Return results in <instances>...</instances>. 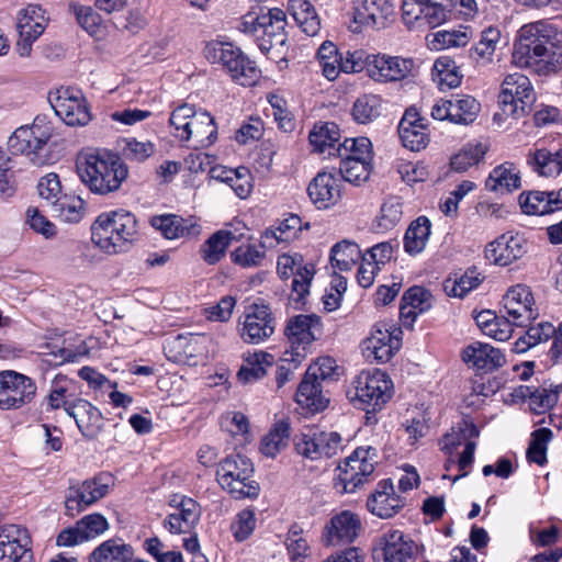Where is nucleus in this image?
I'll use <instances>...</instances> for the list:
<instances>
[{"label": "nucleus", "instance_id": "11", "mask_svg": "<svg viewBox=\"0 0 562 562\" xmlns=\"http://www.w3.org/2000/svg\"><path fill=\"white\" fill-rule=\"evenodd\" d=\"M36 395L37 385L31 376L14 370L0 371V409H21L32 404Z\"/></svg>", "mask_w": 562, "mask_h": 562}, {"label": "nucleus", "instance_id": "21", "mask_svg": "<svg viewBox=\"0 0 562 562\" xmlns=\"http://www.w3.org/2000/svg\"><path fill=\"white\" fill-rule=\"evenodd\" d=\"M535 300L529 286L516 284L507 290L503 296V308L509 319L516 326H527L538 317L537 311L532 308Z\"/></svg>", "mask_w": 562, "mask_h": 562}, {"label": "nucleus", "instance_id": "39", "mask_svg": "<svg viewBox=\"0 0 562 562\" xmlns=\"http://www.w3.org/2000/svg\"><path fill=\"white\" fill-rule=\"evenodd\" d=\"M243 234H236L233 231L221 229L212 234L201 246L200 252L202 259L209 265L217 263L226 252L232 241H237Z\"/></svg>", "mask_w": 562, "mask_h": 562}, {"label": "nucleus", "instance_id": "30", "mask_svg": "<svg viewBox=\"0 0 562 562\" xmlns=\"http://www.w3.org/2000/svg\"><path fill=\"white\" fill-rule=\"evenodd\" d=\"M378 486L375 493L368 498L367 507L380 518H391L403 508L404 499L395 493L390 480L380 482Z\"/></svg>", "mask_w": 562, "mask_h": 562}, {"label": "nucleus", "instance_id": "63", "mask_svg": "<svg viewBox=\"0 0 562 562\" xmlns=\"http://www.w3.org/2000/svg\"><path fill=\"white\" fill-rule=\"evenodd\" d=\"M256 524L257 519L254 509L245 508L240 510L231 525L234 539L237 542L247 540L254 533Z\"/></svg>", "mask_w": 562, "mask_h": 562}, {"label": "nucleus", "instance_id": "33", "mask_svg": "<svg viewBox=\"0 0 562 562\" xmlns=\"http://www.w3.org/2000/svg\"><path fill=\"white\" fill-rule=\"evenodd\" d=\"M519 204L524 213L544 215L562 209V190L555 192L531 191L519 195Z\"/></svg>", "mask_w": 562, "mask_h": 562}, {"label": "nucleus", "instance_id": "35", "mask_svg": "<svg viewBox=\"0 0 562 562\" xmlns=\"http://www.w3.org/2000/svg\"><path fill=\"white\" fill-rule=\"evenodd\" d=\"M296 403L312 413L323 411L328 405V398L323 394L322 383L304 374L295 394Z\"/></svg>", "mask_w": 562, "mask_h": 562}, {"label": "nucleus", "instance_id": "17", "mask_svg": "<svg viewBox=\"0 0 562 562\" xmlns=\"http://www.w3.org/2000/svg\"><path fill=\"white\" fill-rule=\"evenodd\" d=\"M210 341L205 334L186 333L169 337L164 349L173 362L196 364L192 360L206 356Z\"/></svg>", "mask_w": 562, "mask_h": 562}, {"label": "nucleus", "instance_id": "62", "mask_svg": "<svg viewBox=\"0 0 562 562\" xmlns=\"http://www.w3.org/2000/svg\"><path fill=\"white\" fill-rule=\"evenodd\" d=\"M552 431L542 427L531 434V440L527 449V458L530 462L543 465L547 462V445L552 439Z\"/></svg>", "mask_w": 562, "mask_h": 562}, {"label": "nucleus", "instance_id": "48", "mask_svg": "<svg viewBox=\"0 0 562 562\" xmlns=\"http://www.w3.org/2000/svg\"><path fill=\"white\" fill-rule=\"evenodd\" d=\"M47 19L45 10L38 4H29L21 10L18 18L16 29L19 34L40 37L46 26Z\"/></svg>", "mask_w": 562, "mask_h": 562}, {"label": "nucleus", "instance_id": "49", "mask_svg": "<svg viewBox=\"0 0 562 562\" xmlns=\"http://www.w3.org/2000/svg\"><path fill=\"white\" fill-rule=\"evenodd\" d=\"M339 173L342 179L355 186H360L370 177V160L358 158L356 155L339 156Z\"/></svg>", "mask_w": 562, "mask_h": 562}, {"label": "nucleus", "instance_id": "58", "mask_svg": "<svg viewBox=\"0 0 562 562\" xmlns=\"http://www.w3.org/2000/svg\"><path fill=\"white\" fill-rule=\"evenodd\" d=\"M382 100L375 94H363L357 99L352 108L353 119L361 124L374 121L381 115Z\"/></svg>", "mask_w": 562, "mask_h": 562}, {"label": "nucleus", "instance_id": "52", "mask_svg": "<svg viewBox=\"0 0 562 562\" xmlns=\"http://www.w3.org/2000/svg\"><path fill=\"white\" fill-rule=\"evenodd\" d=\"M431 75L442 91L459 87L462 80L458 66L448 56H441L435 61Z\"/></svg>", "mask_w": 562, "mask_h": 562}, {"label": "nucleus", "instance_id": "22", "mask_svg": "<svg viewBox=\"0 0 562 562\" xmlns=\"http://www.w3.org/2000/svg\"><path fill=\"white\" fill-rule=\"evenodd\" d=\"M302 257L282 255L278 258L277 269L281 279H289L294 276L292 280V291L296 294L295 301H303L304 296L310 291V284L314 277L313 266H301Z\"/></svg>", "mask_w": 562, "mask_h": 562}, {"label": "nucleus", "instance_id": "64", "mask_svg": "<svg viewBox=\"0 0 562 562\" xmlns=\"http://www.w3.org/2000/svg\"><path fill=\"white\" fill-rule=\"evenodd\" d=\"M402 204L390 199L381 206L380 216L376 218V228L381 232H386L395 227L402 218Z\"/></svg>", "mask_w": 562, "mask_h": 562}, {"label": "nucleus", "instance_id": "23", "mask_svg": "<svg viewBox=\"0 0 562 562\" xmlns=\"http://www.w3.org/2000/svg\"><path fill=\"white\" fill-rule=\"evenodd\" d=\"M170 505L176 508L168 515L165 526L173 533H186L199 522L201 507L196 501L183 495H173Z\"/></svg>", "mask_w": 562, "mask_h": 562}, {"label": "nucleus", "instance_id": "28", "mask_svg": "<svg viewBox=\"0 0 562 562\" xmlns=\"http://www.w3.org/2000/svg\"><path fill=\"white\" fill-rule=\"evenodd\" d=\"M307 193L318 210L336 205L341 198L339 180L329 172H318L310 182Z\"/></svg>", "mask_w": 562, "mask_h": 562}, {"label": "nucleus", "instance_id": "8", "mask_svg": "<svg viewBox=\"0 0 562 562\" xmlns=\"http://www.w3.org/2000/svg\"><path fill=\"white\" fill-rule=\"evenodd\" d=\"M393 383L389 375L379 370H363L352 381L348 396L355 406L375 412L392 397Z\"/></svg>", "mask_w": 562, "mask_h": 562}, {"label": "nucleus", "instance_id": "40", "mask_svg": "<svg viewBox=\"0 0 562 562\" xmlns=\"http://www.w3.org/2000/svg\"><path fill=\"white\" fill-rule=\"evenodd\" d=\"M134 555L132 546L122 539H109L98 546L89 557V562H130Z\"/></svg>", "mask_w": 562, "mask_h": 562}, {"label": "nucleus", "instance_id": "55", "mask_svg": "<svg viewBox=\"0 0 562 562\" xmlns=\"http://www.w3.org/2000/svg\"><path fill=\"white\" fill-rule=\"evenodd\" d=\"M290 438V425L285 420H281L274 425L270 432L263 437L260 451L266 457H276L283 448L286 447Z\"/></svg>", "mask_w": 562, "mask_h": 562}, {"label": "nucleus", "instance_id": "10", "mask_svg": "<svg viewBox=\"0 0 562 562\" xmlns=\"http://www.w3.org/2000/svg\"><path fill=\"white\" fill-rule=\"evenodd\" d=\"M376 451L372 447H359L338 465L336 488L342 493H353L374 472Z\"/></svg>", "mask_w": 562, "mask_h": 562}, {"label": "nucleus", "instance_id": "46", "mask_svg": "<svg viewBox=\"0 0 562 562\" xmlns=\"http://www.w3.org/2000/svg\"><path fill=\"white\" fill-rule=\"evenodd\" d=\"M561 386L530 387L521 386V396L529 398L530 409L536 414H543L551 409L559 401Z\"/></svg>", "mask_w": 562, "mask_h": 562}, {"label": "nucleus", "instance_id": "12", "mask_svg": "<svg viewBox=\"0 0 562 562\" xmlns=\"http://www.w3.org/2000/svg\"><path fill=\"white\" fill-rule=\"evenodd\" d=\"M48 101L56 115L69 126H86L91 121L82 92L74 87H60L49 92Z\"/></svg>", "mask_w": 562, "mask_h": 562}, {"label": "nucleus", "instance_id": "19", "mask_svg": "<svg viewBox=\"0 0 562 562\" xmlns=\"http://www.w3.org/2000/svg\"><path fill=\"white\" fill-rule=\"evenodd\" d=\"M31 537L19 525L0 528V562H32Z\"/></svg>", "mask_w": 562, "mask_h": 562}, {"label": "nucleus", "instance_id": "37", "mask_svg": "<svg viewBox=\"0 0 562 562\" xmlns=\"http://www.w3.org/2000/svg\"><path fill=\"white\" fill-rule=\"evenodd\" d=\"M520 186L519 171L513 162H504L495 167L485 181L487 190L502 194L518 190Z\"/></svg>", "mask_w": 562, "mask_h": 562}, {"label": "nucleus", "instance_id": "56", "mask_svg": "<svg viewBox=\"0 0 562 562\" xmlns=\"http://www.w3.org/2000/svg\"><path fill=\"white\" fill-rule=\"evenodd\" d=\"M362 258L361 250L356 243L340 241L334 245L330 251V262L339 270H349Z\"/></svg>", "mask_w": 562, "mask_h": 562}, {"label": "nucleus", "instance_id": "18", "mask_svg": "<svg viewBox=\"0 0 562 562\" xmlns=\"http://www.w3.org/2000/svg\"><path fill=\"white\" fill-rule=\"evenodd\" d=\"M450 0H403V20L407 25L415 23L436 27L447 21Z\"/></svg>", "mask_w": 562, "mask_h": 562}, {"label": "nucleus", "instance_id": "41", "mask_svg": "<svg viewBox=\"0 0 562 562\" xmlns=\"http://www.w3.org/2000/svg\"><path fill=\"white\" fill-rule=\"evenodd\" d=\"M527 164L539 176H558L562 171V150L551 153L546 148L536 149L528 154Z\"/></svg>", "mask_w": 562, "mask_h": 562}, {"label": "nucleus", "instance_id": "3", "mask_svg": "<svg viewBox=\"0 0 562 562\" xmlns=\"http://www.w3.org/2000/svg\"><path fill=\"white\" fill-rule=\"evenodd\" d=\"M91 238L106 254L128 251L139 239L138 221L123 210L102 213L91 226Z\"/></svg>", "mask_w": 562, "mask_h": 562}, {"label": "nucleus", "instance_id": "43", "mask_svg": "<svg viewBox=\"0 0 562 562\" xmlns=\"http://www.w3.org/2000/svg\"><path fill=\"white\" fill-rule=\"evenodd\" d=\"M501 41V31L497 27L484 29L479 42L469 50L470 58L476 64L485 66L493 60V55Z\"/></svg>", "mask_w": 562, "mask_h": 562}, {"label": "nucleus", "instance_id": "51", "mask_svg": "<svg viewBox=\"0 0 562 562\" xmlns=\"http://www.w3.org/2000/svg\"><path fill=\"white\" fill-rule=\"evenodd\" d=\"M479 435L480 430L473 423L462 419L441 439V450L447 454H451L456 448L461 445L465 446L469 441H474L473 439L477 438Z\"/></svg>", "mask_w": 562, "mask_h": 562}, {"label": "nucleus", "instance_id": "47", "mask_svg": "<svg viewBox=\"0 0 562 562\" xmlns=\"http://www.w3.org/2000/svg\"><path fill=\"white\" fill-rule=\"evenodd\" d=\"M303 229V223L300 216L295 214L284 218L276 229H267L262 235L261 247H273L272 240L277 243H290L297 238Z\"/></svg>", "mask_w": 562, "mask_h": 562}, {"label": "nucleus", "instance_id": "50", "mask_svg": "<svg viewBox=\"0 0 562 562\" xmlns=\"http://www.w3.org/2000/svg\"><path fill=\"white\" fill-rule=\"evenodd\" d=\"M430 221L426 216H419L412 222L404 236V249L409 255L422 252L430 235Z\"/></svg>", "mask_w": 562, "mask_h": 562}, {"label": "nucleus", "instance_id": "57", "mask_svg": "<svg viewBox=\"0 0 562 562\" xmlns=\"http://www.w3.org/2000/svg\"><path fill=\"white\" fill-rule=\"evenodd\" d=\"M487 146L482 143H469L450 160L451 168L458 172H464L470 167L477 165L486 154Z\"/></svg>", "mask_w": 562, "mask_h": 562}, {"label": "nucleus", "instance_id": "60", "mask_svg": "<svg viewBox=\"0 0 562 562\" xmlns=\"http://www.w3.org/2000/svg\"><path fill=\"white\" fill-rule=\"evenodd\" d=\"M286 550L291 562H305V559L310 555V543L303 533V529L293 525L285 539Z\"/></svg>", "mask_w": 562, "mask_h": 562}, {"label": "nucleus", "instance_id": "24", "mask_svg": "<svg viewBox=\"0 0 562 562\" xmlns=\"http://www.w3.org/2000/svg\"><path fill=\"white\" fill-rule=\"evenodd\" d=\"M397 131L403 146L412 151H419L426 148L429 143L425 119L420 116L415 108L405 111Z\"/></svg>", "mask_w": 562, "mask_h": 562}, {"label": "nucleus", "instance_id": "38", "mask_svg": "<svg viewBox=\"0 0 562 562\" xmlns=\"http://www.w3.org/2000/svg\"><path fill=\"white\" fill-rule=\"evenodd\" d=\"M273 362V356L263 351L248 355L243 360L237 379L243 384L255 383L267 374V370L272 368Z\"/></svg>", "mask_w": 562, "mask_h": 562}, {"label": "nucleus", "instance_id": "13", "mask_svg": "<svg viewBox=\"0 0 562 562\" xmlns=\"http://www.w3.org/2000/svg\"><path fill=\"white\" fill-rule=\"evenodd\" d=\"M535 101L530 79L520 72L507 75L502 83L498 103L503 114L519 117Z\"/></svg>", "mask_w": 562, "mask_h": 562}, {"label": "nucleus", "instance_id": "1", "mask_svg": "<svg viewBox=\"0 0 562 562\" xmlns=\"http://www.w3.org/2000/svg\"><path fill=\"white\" fill-rule=\"evenodd\" d=\"M562 32L549 20L522 25L513 48V63L539 76L558 72L562 65Z\"/></svg>", "mask_w": 562, "mask_h": 562}, {"label": "nucleus", "instance_id": "31", "mask_svg": "<svg viewBox=\"0 0 562 562\" xmlns=\"http://www.w3.org/2000/svg\"><path fill=\"white\" fill-rule=\"evenodd\" d=\"M462 360L477 370L494 371L505 364L502 351L488 344L475 341L462 351Z\"/></svg>", "mask_w": 562, "mask_h": 562}, {"label": "nucleus", "instance_id": "54", "mask_svg": "<svg viewBox=\"0 0 562 562\" xmlns=\"http://www.w3.org/2000/svg\"><path fill=\"white\" fill-rule=\"evenodd\" d=\"M453 123L469 125L473 123L481 110V104L471 95H457L450 99Z\"/></svg>", "mask_w": 562, "mask_h": 562}, {"label": "nucleus", "instance_id": "25", "mask_svg": "<svg viewBox=\"0 0 562 562\" xmlns=\"http://www.w3.org/2000/svg\"><path fill=\"white\" fill-rule=\"evenodd\" d=\"M369 76L382 82L398 81L406 78L414 69L411 58L387 55H372Z\"/></svg>", "mask_w": 562, "mask_h": 562}, {"label": "nucleus", "instance_id": "4", "mask_svg": "<svg viewBox=\"0 0 562 562\" xmlns=\"http://www.w3.org/2000/svg\"><path fill=\"white\" fill-rule=\"evenodd\" d=\"M169 122L173 136L180 142H191L194 148L207 147L216 139L217 127L213 116L205 111H196L192 105L176 108Z\"/></svg>", "mask_w": 562, "mask_h": 562}, {"label": "nucleus", "instance_id": "61", "mask_svg": "<svg viewBox=\"0 0 562 562\" xmlns=\"http://www.w3.org/2000/svg\"><path fill=\"white\" fill-rule=\"evenodd\" d=\"M319 65L323 75L328 80H335L338 77V67L341 60V54L333 42H324L317 52Z\"/></svg>", "mask_w": 562, "mask_h": 562}, {"label": "nucleus", "instance_id": "42", "mask_svg": "<svg viewBox=\"0 0 562 562\" xmlns=\"http://www.w3.org/2000/svg\"><path fill=\"white\" fill-rule=\"evenodd\" d=\"M393 13L394 7L389 0H363L361 9L358 10L361 23L378 29L385 27Z\"/></svg>", "mask_w": 562, "mask_h": 562}, {"label": "nucleus", "instance_id": "16", "mask_svg": "<svg viewBox=\"0 0 562 562\" xmlns=\"http://www.w3.org/2000/svg\"><path fill=\"white\" fill-rule=\"evenodd\" d=\"M401 328L378 323L362 342V353L370 362H389L401 348Z\"/></svg>", "mask_w": 562, "mask_h": 562}, {"label": "nucleus", "instance_id": "9", "mask_svg": "<svg viewBox=\"0 0 562 562\" xmlns=\"http://www.w3.org/2000/svg\"><path fill=\"white\" fill-rule=\"evenodd\" d=\"M52 137L48 127L37 123L32 126H21L9 137L8 146L13 154L25 155L35 166L47 165L50 160L47 143Z\"/></svg>", "mask_w": 562, "mask_h": 562}, {"label": "nucleus", "instance_id": "32", "mask_svg": "<svg viewBox=\"0 0 562 562\" xmlns=\"http://www.w3.org/2000/svg\"><path fill=\"white\" fill-rule=\"evenodd\" d=\"M361 522L358 516L349 510H344L334 516L326 526V539L328 544L352 542L359 535Z\"/></svg>", "mask_w": 562, "mask_h": 562}, {"label": "nucleus", "instance_id": "34", "mask_svg": "<svg viewBox=\"0 0 562 562\" xmlns=\"http://www.w3.org/2000/svg\"><path fill=\"white\" fill-rule=\"evenodd\" d=\"M308 140L315 151L331 156H342L340 132L335 123L315 125L308 134Z\"/></svg>", "mask_w": 562, "mask_h": 562}, {"label": "nucleus", "instance_id": "6", "mask_svg": "<svg viewBox=\"0 0 562 562\" xmlns=\"http://www.w3.org/2000/svg\"><path fill=\"white\" fill-rule=\"evenodd\" d=\"M254 471V464L249 458L233 453L217 464L216 477L220 485L234 498H256L260 486L252 479Z\"/></svg>", "mask_w": 562, "mask_h": 562}, {"label": "nucleus", "instance_id": "27", "mask_svg": "<svg viewBox=\"0 0 562 562\" xmlns=\"http://www.w3.org/2000/svg\"><path fill=\"white\" fill-rule=\"evenodd\" d=\"M322 331L321 317L315 314L293 316L288 321L284 329L290 344L303 349L316 340Z\"/></svg>", "mask_w": 562, "mask_h": 562}, {"label": "nucleus", "instance_id": "36", "mask_svg": "<svg viewBox=\"0 0 562 562\" xmlns=\"http://www.w3.org/2000/svg\"><path fill=\"white\" fill-rule=\"evenodd\" d=\"M150 225L166 239H177L198 233L195 223L175 214L154 216L150 218Z\"/></svg>", "mask_w": 562, "mask_h": 562}, {"label": "nucleus", "instance_id": "7", "mask_svg": "<svg viewBox=\"0 0 562 562\" xmlns=\"http://www.w3.org/2000/svg\"><path fill=\"white\" fill-rule=\"evenodd\" d=\"M204 56L210 63L222 66L240 86L250 87L260 77V70L255 63L232 43L211 41L204 47Z\"/></svg>", "mask_w": 562, "mask_h": 562}, {"label": "nucleus", "instance_id": "20", "mask_svg": "<svg viewBox=\"0 0 562 562\" xmlns=\"http://www.w3.org/2000/svg\"><path fill=\"white\" fill-rule=\"evenodd\" d=\"M274 333V317L266 304L254 303L245 313L241 339L247 344H260Z\"/></svg>", "mask_w": 562, "mask_h": 562}, {"label": "nucleus", "instance_id": "53", "mask_svg": "<svg viewBox=\"0 0 562 562\" xmlns=\"http://www.w3.org/2000/svg\"><path fill=\"white\" fill-rule=\"evenodd\" d=\"M52 212L66 223H79L86 213L85 201L76 195H63L52 201Z\"/></svg>", "mask_w": 562, "mask_h": 562}, {"label": "nucleus", "instance_id": "29", "mask_svg": "<svg viewBox=\"0 0 562 562\" xmlns=\"http://www.w3.org/2000/svg\"><path fill=\"white\" fill-rule=\"evenodd\" d=\"M67 414L76 422L81 435L88 439H95L102 429L101 412L86 400L79 398L66 407Z\"/></svg>", "mask_w": 562, "mask_h": 562}, {"label": "nucleus", "instance_id": "44", "mask_svg": "<svg viewBox=\"0 0 562 562\" xmlns=\"http://www.w3.org/2000/svg\"><path fill=\"white\" fill-rule=\"evenodd\" d=\"M427 37L431 48L440 50L465 46L473 37V31L470 26L460 25L458 29L440 30Z\"/></svg>", "mask_w": 562, "mask_h": 562}, {"label": "nucleus", "instance_id": "15", "mask_svg": "<svg viewBox=\"0 0 562 562\" xmlns=\"http://www.w3.org/2000/svg\"><path fill=\"white\" fill-rule=\"evenodd\" d=\"M418 552L413 539L398 529H389L373 543V559L376 562H414Z\"/></svg>", "mask_w": 562, "mask_h": 562}, {"label": "nucleus", "instance_id": "2", "mask_svg": "<svg viewBox=\"0 0 562 562\" xmlns=\"http://www.w3.org/2000/svg\"><path fill=\"white\" fill-rule=\"evenodd\" d=\"M77 173L90 192L108 195L121 188L128 170L113 151L97 149L78 158Z\"/></svg>", "mask_w": 562, "mask_h": 562}, {"label": "nucleus", "instance_id": "14", "mask_svg": "<svg viewBox=\"0 0 562 562\" xmlns=\"http://www.w3.org/2000/svg\"><path fill=\"white\" fill-rule=\"evenodd\" d=\"M295 450L299 454L318 460L331 458L342 450V438L336 431H323L318 428H306L294 437Z\"/></svg>", "mask_w": 562, "mask_h": 562}, {"label": "nucleus", "instance_id": "5", "mask_svg": "<svg viewBox=\"0 0 562 562\" xmlns=\"http://www.w3.org/2000/svg\"><path fill=\"white\" fill-rule=\"evenodd\" d=\"M286 15L282 9L272 8L267 12L245 14L238 26L239 31L255 37L259 49L268 54L286 42Z\"/></svg>", "mask_w": 562, "mask_h": 562}, {"label": "nucleus", "instance_id": "45", "mask_svg": "<svg viewBox=\"0 0 562 562\" xmlns=\"http://www.w3.org/2000/svg\"><path fill=\"white\" fill-rule=\"evenodd\" d=\"M289 10L306 35L315 36L318 34L321 21L315 8L308 0H290Z\"/></svg>", "mask_w": 562, "mask_h": 562}, {"label": "nucleus", "instance_id": "59", "mask_svg": "<svg viewBox=\"0 0 562 562\" xmlns=\"http://www.w3.org/2000/svg\"><path fill=\"white\" fill-rule=\"evenodd\" d=\"M88 492L91 493V496L94 495V486L91 484V479L83 481L78 486H72L69 488L65 502L66 513L68 515L74 516L75 512L79 513L85 507L95 503V501L89 499Z\"/></svg>", "mask_w": 562, "mask_h": 562}, {"label": "nucleus", "instance_id": "26", "mask_svg": "<svg viewBox=\"0 0 562 562\" xmlns=\"http://www.w3.org/2000/svg\"><path fill=\"white\" fill-rule=\"evenodd\" d=\"M526 252V241L519 235L503 234L485 248V258L498 266H508Z\"/></svg>", "mask_w": 562, "mask_h": 562}]
</instances>
